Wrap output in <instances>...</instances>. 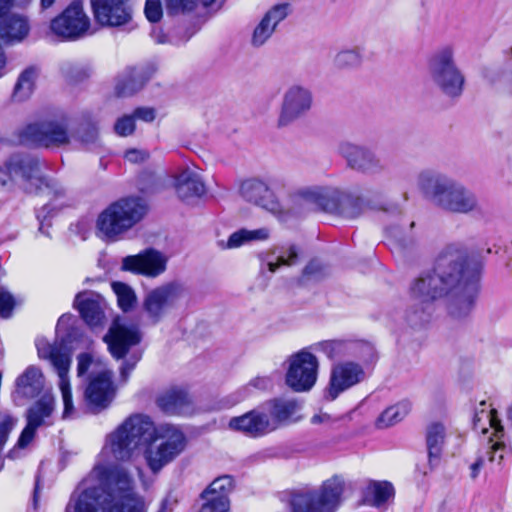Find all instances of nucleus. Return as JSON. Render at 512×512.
<instances>
[{
	"label": "nucleus",
	"instance_id": "29",
	"mask_svg": "<svg viewBox=\"0 0 512 512\" xmlns=\"http://www.w3.org/2000/svg\"><path fill=\"white\" fill-rule=\"evenodd\" d=\"M175 189L178 197L183 201L201 197L206 192L201 175L195 169L190 168H185L176 175Z\"/></svg>",
	"mask_w": 512,
	"mask_h": 512
},
{
	"label": "nucleus",
	"instance_id": "42",
	"mask_svg": "<svg viewBox=\"0 0 512 512\" xmlns=\"http://www.w3.org/2000/svg\"><path fill=\"white\" fill-rule=\"evenodd\" d=\"M112 289L117 296L119 307L124 312L131 310L135 306L136 294L129 285L122 282H113Z\"/></svg>",
	"mask_w": 512,
	"mask_h": 512
},
{
	"label": "nucleus",
	"instance_id": "54",
	"mask_svg": "<svg viewBox=\"0 0 512 512\" xmlns=\"http://www.w3.org/2000/svg\"><path fill=\"white\" fill-rule=\"evenodd\" d=\"M505 445L500 441H495L489 447L487 454L489 455V461L497 464H501L504 454H505Z\"/></svg>",
	"mask_w": 512,
	"mask_h": 512
},
{
	"label": "nucleus",
	"instance_id": "1",
	"mask_svg": "<svg viewBox=\"0 0 512 512\" xmlns=\"http://www.w3.org/2000/svg\"><path fill=\"white\" fill-rule=\"evenodd\" d=\"M150 443L144 451L148 468L159 473L177 458L186 447V437L173 425L156 427L144 414L127 417L114 431L106 436L100 457L105 460L128 461L143 443Z\"/></svg>",
	"mask_w": 512,
	"mask_h": 512
},
{
	"label": "nucleus",
	"instance_id": "16",
	"mask_svg": "<svg viewBox=\"0 0 512 512\" xmlns=\"http://www.w3.org/2000/svg\"><path fill=\"white\" fill-rule=\"evenodd\" d=\"M313 104L311 90L303 85L294 84L287 88L283 94L278 126L286 127L306 115Z\"/></svg>",
	"mask_w": 512,
	"mask_h": 512
},
{
	"label": "nucleus",
	"instance_id": "21",
	"mask_svg": "<svg viewBox=\"0 0 512 512\" xmlns=\"http://www.w3.org/2000/svg\"><path fill=\"white\" fill-rule=\"evenodd\" d=\"M182 292V287L175 283L162 285L150 291L143 302V309L150 322L157 324L180 298Z\"/></svg>",
	"mask_w": 512,
	"mask_h": 512
},
{
	"label": "nucleus",
	"instance_id": "9",
	"mask_svg": "<svg viewBox=\"0 0 512 512\" xmlns=\"http://www.w3.org/2000/svg\"><path fill=\"white\" fill-rule=\"evenodd\" d=\"M146 212L147 205L142 199H122L99 215L97 228L105 237L115 238L133 227Z\"/></svg>",
	"mask_w": 512,
	"mask_h": 512
},
{
	"label": "nucleus",
	"instance_id": "39",
	"mask_svg": "<svg viewBox=\"0 0 512 512\" xmlns=\"http://www.w3.org/2000/svg\"><path fill=\"white\" fill-rule=\"evenodd\" d=\"M410 412V404L401 402L394 406L388 407L378 417L376 426L380 429L391 427L402 421Z\"/></svg>",
	"mask_w": 512,
	"mask_h": 512
},
{
	"label": "nucleus",
	"instance_id": "35",
	"mask_svg": "<svg viewBox=\"0 0 512 512\" xmlns=\"http://www.w3.org/2000/svg\"><path fill=\"white\" fill-rule=\"evenodd\" d=\"M291 505L293 512H333L314 490L296 494Z\"/></svg>",
	"mask_w": 512,
	"mask_h": 512
},
{
	"label": "nucleus",
	"instance_id": "18",
	"mask_svg": "<svg viewBox=\"0 0 512 512\" xmlns=\"http://www.w3.org/2000/svg\"><path fill=\"white\" fill-rule=\"evenodd\" d=\"M277 182L276 178H268L267 180L260 178L246 179L241 183L239 192L247 202L273 214H278L282 212V205L271 188Z\"/></svg>",
	"mask_w": 512,
	"mask_h": 512
},
{
	"label": "nucleus",
	"instance_id": "59",
	"mask_svg": "<svg viewBox=\"0 0 512 512\" xmlns=\"http://www.w3.org/2000/svg\"><path fill=\"white\" fill-rule=\"evenodd\" d=\"M139 358H140L139 356L134 357V360L132 362L127 360L123 363L122 367L120 368V374L124 381L127 380L130 372L134 369L135 364L139 360Z\"/></svg>",
	"mask_w": 512,
	"mask_h": 512
},
{
	"label": "nucleus",
	"instance_id": "27",
	"mask_svg": "<svg viewBox=\"0 0 512 512\" xmlns=\"http://www.w3.org/2000/svg\"><path fill=\"white\" fill-rule=\"evenodd\" d=\"M29 19L18 13H10L0 18V42L7 46L22 43L30 34Z\"/></svg>",
	"mask_w": 512,
	"mask_h": 512
},
{
	"label": "nucleus",
	"instance_id": "58",
	"mask_svg": "<svg viewBox=\"0 0 512 512\" xmlns=\"http://www.w3.org/2000/svg\"><path fill=\"white\" fill-rule=\"evenodd\" d=\"M323 267L316 261H311L303 270L304 276H318L321 275Z\"/></svg>",
	"mask_w": 512,
	"mask_h": 512
},
{
	"label": "nucleus",
	"instance_id": "25",
	"mask_svg": "<svg viewBox=\"0 0 512 512\" xmlns=\"http://www.w3.org/2000/svg\"><path fill=\"white\" fill-rule=\"evenodd\" d=\"M229 428L253 438L262 437L273 432V424L269 415L259 410H252L241 416L230 419Z\"/></svg>",
	"mask_w": 512,
	"mask_h": 512
},
{
	"label": "nucleus",
	"instance_id": "17",
	"mask_svg": "<svg viewBox=\"0 0 512 512\" xmlns=\"http://www.w3.org/2000/svg\"><path fill=\"white\" fill-rule=\"evenodd\" d=\"M24 135L30 142L47 148L66 145L70 139L68 119L60 117L30 124L25 128Z\"/></svg>",
	"mask_w": 512,
	"mask_h": 512
},
{
	"label": "nucleus",
	"instance_id": "22",
	"mask_svg": "<svg viewBox=\"0 0 512 512\" xmlns=\"http://www.w3.org/2000/svg\"><path fill=\"white\" fill-rule=\"evenodd\" d=\"M167 258L159 251L147 249L122 259L121 269L147 277H157L166 270Z\"/></svg>",
	"mask_w": 512,
	"mask_h": 512
},
{
	"label": "nucleus",
	"instance_id": "49",
	"mask_svg": "<svg viewBox=\"0 0 512 512\" xmlns=\"http://www.w3.org/2000/svg\"><path fill=\"white\" fill-rule=\"evenodd\" d=\"M114 131L117 135L126 137L135 131V119L132 115H124L117 119L114 124Z\"/></svg>",
	"mask_w": 512,
	"mask_h": 512
},
{
	"label": "nucleus",
	"instance_id": "12",
	"mask_svg": "<svg viewBox=\"0 0 512 512\" xmlns=\"http://www.w3.org/2000/svg\"><path fill=\"white\" fill-rule=\"evenodd\" d=\"M337 152L345 160L346 165L358 173L380 175L387 171L381 157L368 146L345 140L338 143Z\"/></svg>",
	"mask_w": 512,
	"mask_h": 512
},
{
	"label": "nucleus",
	"instance_id": "11",
	"mask_svg": "<svg viewBox=\"0 0 512 512\" xmlns=\"http://www.w3.org/2000/svg\"><path fill=\"white\" fill-rule=\"evenodd\" d=\"M65 512H121L114 498L90 474L70 496Z\"/></svg>",
	"mask_w": 512,
	"mask_h": 512
},
{
	"label": "nucleus",
	"instance_id": "20",
	"mask_svg": "<svg viewBox=\"0 0 512 512\" xmlns=\"http://www.w3.org/2000/svg\"><path fill=\"white\" fill-rule=\"evenodd\" d=\"M364 378L363 368L355 362H340L330 371L324 398L334 401L340 394L358 384Z\"/></svg>",
	"mask_w": 512,
	"mask_h": 512
},
{
	"label": "nucleus",
	"instance_id": "57",
	"mask_svg": "<svg viewBox=\"0 0 512 512\" xmlns=\"http://www.w3.org/2000/svg\"><path fill=\"white\" fill-rule=\"evenodd\" d=\"M249 386L260 390H266L272 387V380L269 377L257 376L249 382Z\"/></svg>",
	"mask_w": 512,
	"mask_h": 512
},
{
	"label": "nucleus",
	"instance_id": "53",
	"mask_svg": "<svg viewBox=\"0 0 512 512\" xmlns=\"http://www.w3.org/2000/svg\"><path fill=\"white\" fill-rule=\"evenodd\" d=\"M144 13L150 22H158L163 15L160 0H146Z\"/></svg>",
	"mask_w": 512,
	"mask_h": 512
},
{
	"label": "nucleus",
	"instance_id": "31",
	"mask_svg": "<svg viewBox=\"0 0 512 512\" xmlns=\"http://www.w3.org/2000/svg\"><path fill=\"white\" fill-rule=\"evenodd\" d=\"M384 212L387 220L391 221L386 228L387 235L397 241L403 240L407 232L414 227V221L404 219V212L397 205L385 209Z\"/></svg>",
	"mask_w": 512,
	"mask_h": 512
},
{
	"label": "nucleus",
	"instance_id": "37",
	"mask_svg": "<svg viewBox=\"0 0 512 512\" xmlns=\"http://www.w3.org/2000/svg\"><path fill=\"white\" fill-rule=\"evenodd\" d=\"M269 237L270 229L267 227H261L253 230L240 229L229 236L224 248L235 249L247 243L266 241Z\"/></svg>",
	"mask_w": 512,
	"mask_h": 512
},
{
	"label": "nucleus",
	"instance_id": "8",
	"mask_svg": "<svg viewBox=\"0 0 512 512\" xmlns=\"http://www.w3.org/2000/svg\"><path fill=\"white\" fill-rule=\"evenodd\" d=\"M77 360L78 376L84 375L92 367L90 381L85 390L88 406L95 412L106 409L116 395V386L112 381V371L104 367L101 362L95 361L87 353L80 354Z\"/></svg>",
	"mask_w": 512,
	"mask_h": 512
},
{
	"label": "nucleus",
	"instance_id": "47",
	"mask_svg": "<svg viewBox=\"0 0 512 512\" xmlns=\"http://www.w3.org/2000/svg\"><path fill=\"white\" fill-rule=\"evenodd\" d=\"M77 138L85 145L94 143L98 138L96 124L92 122L81 123L77 130Z\"/></svg>",
	"mask_w": 512,
	"mask_h": 512
},
{
	"label": "nucleus",
	"instance_id": "34",
	"mask_svg": "<svg viewBox=\"0 0 512 512\" xmlns=\"http://www.w3.org/2000/svg\"><path fill=\"white\" fill-rule=\"evenodd\" d=\"M446 437V428L440 422L431 423L426 431V446L429 463L437 462L441 456Z\"/></svg>",
	"mask_w": 512,
	"mask_h": 512
},
{
	"label": "nucleus",
	"instance_id": "10",
	"mask_svg": "<svg viewBox=\"0 0 512 512\" xmlns=\"http://www.w3.org/2000/svg\"><path fill=\"white\" fill-rule=\"evenodd\" d=\"M6 168L11 175L20 176L24 181V188L29 193L56 197L63 193V189L53 180L42 175L38 159L31 156L12 155L6 162Z\"/></svg>",
	"mask_w": 512,
	"mask_h": 512
},
{
	"label": "nucleus",
	"instance_id": "30",
	"mask_svg": "<svg viewBox=\"0 0 512 512\" xmlns=\"http://www.w3.org/2000/svg\"><path fill=\"white\" fill-rule=\"evenodd\" d=\"M45 377L42 371L31 365L17 378L16 394L25 398H34L44 389Z\"/></svg>",
	"mask_w": 512,
	"mask_h": 512
},
{
	"label": "nucleus",
	"instance_id": "26",
	"mask_svg": "<svg viewBox=\"0 0 512 512\" xmlns=\"http://www.w3.org/2000/svg\"><path fill=\"white\" fill-rule=\"evenodd\" d=\"M74 306L89 326L97 327L104 324L106 303L99 294L94 292L78 293Z\"/></svg>",
	"mask_w": 512,
	"mask_h": 512
},
{
	"label": "nucleus",
	"instance_id": "5",
	"mask_svg": "<svg viewBox=\"0 0 512 512\" xmlns=\"http://www.w3.org/2000/svg\"><path fill=\"white\" fill-rule=\"evenodd\" d=\"M481 270V263L466 253L455 277V287L449 288L444 296L448 298L447 310L452 318L460 320L471 314L480 291Z\"/></svg>",
	"mask_w": 512,
	"mask_h": 512
},
{
	"label": "nucleus",
	"instance_id": "50",
	"mask_svg": "<svg viewBox=\"0 0 512 512\" xmlns=\"http://www.w3.org/2000/svg\"><path fill=\"white\" fill-rule=\"evenodd\" d=\"M297 258H298L297 248L295 246H290L288 249L287 256L280 255L277 258L276 262H268L267 263L268 270L271 273H274L282 265L291 266L296 262Z\"/></svg>",
	"mask_w": 512,
	"mask_h": 512
},
{
	"label": "nucleus",
	"instance_id": "41",
	"mask_svg": "<svg viewBox=\"0 0 512 512\" xmlns=\"http://www.w3.org/2000/svg\"><path fill=\"white\" fill-rule=\"evenodd\" d=\"M312 351H321L330 359L341 357L348 352V343L341 340H326L315 343L309 347Z\"/></svg>",
	"mask_w": 512,
	"mask_h": 512
},
{
	"label": "nucleus",
	"instance_id": "56",
	"mask_svg": "<svg viewBox=\"0 0 512 512\" xmlns=\"http://www.w3.org/2000/svg\"><path fill=\"white\" fill-rule=\"evenodd\" d=\"M133 116L134 119H139L144 122H152L156 117V113L153 108L140 107L134 110Z\"/></svg>",
	"mask_w": 512,
	"mask_h": 512
},
{
	"label": "nucleus",
	"instance_id": "45",
	"mask_svg": "<svg viewBox=\"0 0 512 512\" xmlns=\"http://www.w3.org/2000/svg\"><path fill=\"white\" fill-rule=\"evenodd\" d=\"M234 488V482L231 476L224 475L216 478L207 488L206 494L211 492L220 493L222 496L229 497Z\"/></svg>",
	"mask_w": 512,
	"mask_h": 512
},
{
	"label": "nucleus",
	"instance_id": "6",
	"mask_svg": "<svg viewBox=\"0 0 512 512\" xmlns=\"http://www.w3.org/2000/svg\"><path fill=\"white\" fill-rule=\"evenodd\" d=\"M90 479L105 487L121 512H146L143 499L134 492L133 477L124 466L107 468L99 463L90 472Z\"/></svg>",
	"mask_w": 512,
	"mask_h": 512
},
{
	"label": "nucleus",
	"instance_id": "32",
	"mask_svg": "<svg viewBox=\"0 0 512 512\" xmlns=\"http://www.w3.org/2000/svg\"><path fill=\"white\" fill-rule=\"evenodd\" d=\"M344 488V479L341 476L334 475L325 480L318 489L313 490L335 512L340 504Z\"/></svg>",
	"mask_w": 512,
	"mask_h": 512
},
{
	"label": "nucleus",
	"instance_id": "40",
	"mask_svg": "<svg viewBox=\"0 0 512 512\" xmlns=\"http://www.w3.org/2000/svg\"><path fill=\"white\" fill-rule=\"evenodd\" d=\"M368 497H371L374 506H380L388 501L394 494L393 486L386 481H373L367 486Z\"/></svg>",
	"mask_w": 512,
	"mask_h": 512
},
{
	"label": "nucleus",
	"instance_id": "7",
	"mask_svg": "<svg viewBox=\"0 0 512 512\" xmlns=\"http://www.w3.org/2000/svg\"><path fill=\"white\" fill-rule=\"evenodd\" d=\"M427 65L431 81L445 96L458 98L462 95L466 78L457 64L453 45L437 48L430 55Z\"/></svg>",
	"mask_w": 512,
	"mask_h": 512
},
{
	"label": "nucleus",
	"instance_id": "60",
	"mask_svg": "<svg viewBox=\"0 0 512 512\" xmlns=\"http://www.w3.org/2000/svg\"><path fill=\"white\" fill-rule=\"evenodd\" d=\"M483 466V460L481 458H479L477 461H475L471 466H470V476L471 478L475 479L478 474H479V471L480 469L482 468Z\"/></svg>",
	"mask_w": 512,
	"mask_h": 512
},
{
	"label": "nucleus",
	"instance_id": "43",
	"mask_svg": "<svg viewBox=\"0 0 512 512\" xmlns=\"http://www.w3.org/2000/svg\"><path fill=\"white\" fill-rule=\"evenodd\" d=\"M144 85V80L138 71L133 70L129 75L123 77L116 84L118 96H129L137 92Z\"/></svg>",
	"mask_w": 512,
	"mask_h": 512
},
{
	"label": "nucleus",
	"instance_id": "15",
	"mask_svg": "<svg viewBox=\"0 0 512 512\" xmlns=\"http://www.w3.org/2000/svg\"><path fill=\"white\" fill-rule=\"evenodd\" d=\"M50 32L61 40L74 41L86 36L90 19L80 3L73 2L50 22Z\"/></svg>",
	"mask_w": 512,
	"mask_h": 512
},
{
	"label": "nucleus",
	"instance_id": "19",
	"mask_svg": "<svg viewBox=\"0 0 512 512\" xmlns=\"http://www.w3.org/2000/svg\"><path fill=\"white\" fill-rule=\"evenodd\" d=\"M55 408L54 397L43 395L32 404L26 412V426L20 434L16 448H26L34 439L39 427L51 424V417Z\"/></svg>",
	"mask_w": 512,
	"mask_h": 512
},
{
	"label": "nucleus",
	"instance_id": "33",
	"mask_svg": "<svg viewBox=\"0 0 512 512\" xmlns=\"http://www.w3.org/2000/svg\"><path fill=\"white\" fill-rule=\"evenodd\" d=\"M158 406L168 414H182L190 405L188 394L181 389H171L157 399Z\"/></svg>",
	"mask_w": 512,
	"mask_h": 512
},
{
	"label": "nucleus",
	"instance_id": "64",
	"mask_svg": "<svg viewBox=\"0 0 512 512\" xmlns=\"http://www.w3.org/2000/svg\"><path fill=\"white\" fill-rule=\"evenodd\" d=\"M330 419V416L328 414H318V415H314L312 418H311V422L313 424H319V423H323V422H326Z\"/></svg>",
	"mask_w": 512,
	"mask_h": 512
},
{
	"label": "nucleus",
	"instance_id": "13",
	"mask_svg": "<svg viewBox=\"0 0 512 512\" xmlns=\"http://www.w3.org/2000/svg\"><path fill=\"white\" fill-rule=\"evenodd\" d=\"M318 368L316 356L308 349H302L289 358L287 385L295 392L309 391L317 381Z\"/></svg>",
	"mask_w": 512,
	"mask_h": 512
},
{
	"label": "nucleus",
	"instance_id": "55",
	"mask_svg": "<svg viewBox=\"0 0 512 512\" xmlns=\"http://www.w3.org/2000/svg\"><path fill=\"white\" fill-rule=\"evenodd\" d=\"M124 157L131 163H142L149 158V153L145 150L129 149L125 152Z\"/></svg>",
	"mask_w": 512,
	"mask_h": 512
},
{
	"label": "nucleus",
	"instance_id": "38",
	"mask_svg": "<svg viewBox=\"0 0 512 512\" xmlns=\"http://www.w3.org/2000/svg\"><path fill=\"white\" fill-rule=\"evenodd\" d=\"M38 77V70L35 67L26 68L18 77L15 84L12 98L14 101H24L28 99L35 88V82Z\"/></svg>",
	"mask_w": 512,
	"mask_h": 512
},
{
	"label": "nucleus",
	"instance_id": "24",
	"mask_svg": "<svg viewBox=\"0 0 512 512\" xmlns=\"http://www.w3.org/2000/svg\"><path fill=\"white\" fill-rule=\"evenodd\" d=\"M104 341L111 355L115 359H121L132 346L137 345L141 341V333L134 326L115 324L104 336Z\"/></svg>",
	"mask_w": 512,
	"mask_h": 512
},
{
	"label": "nucleus",
	"instance_id": "14",
	"mask_svg": "<svg viewBox=\"0 0 512 512\" xmlns=\"http://www.w3.org/2000/svg\"><path fill=\"white\" fill-rule=\"evenodd\" d=\"M36 345L39 357L49 360L58 374L59 388L61 390L64 404L63 417H69L74 410L70 382L68 378L71 358L58 346L52 345L45 340H38Z\"/></svg>",
	"mask_w": 512,
	"mask_h": 512
},
{
	"label": "nucleus",
	"instance_id": "62",
	"mask_svg": "<svg viewBox=\"0 0 512 512\" xmlns=\"http://www.w3.org/2000/svg\"><path fill=\"white\" fill-rule=\"evenodd\" d=\"M12 5V0H0V18L4 15L10 14L9 9Z\"/></svg>",
	"mask_w": 512,
	"mask_h": 512
},
{
	"label": "nucleus",
	"instance_id": "36",
	"mask_svg": "<svg viewBox=\"0 0 512 512\" xmlns=\"http://www.w3.org/2000/svg\"><path fill=\"white\" fill-rule=\"evenodd\" d=\"M363 59L364 49L360 46H354L339 50L332 59V65L337 70L351 71L359 68Z\"/></svg>",
	"mask_w": 512,
	"mask_h": 512
},
{
	"label": "nucleus",
	"instance_id": "51",
	"mask_svg": "<svg viewBox=\"0 0 512 512\" xmlns=\"http://www.w3.org/2000/svg\"><path fill=\"white\" fill-rule=\"evenodd\" d=\"M17 304L15 297L7 290H0V317L7 319L12 315V311Z\"/></svg>",
	"mask_w": 512,
	"mask_h": 512
},
{
	"label": "nucleus",
	"instance_id": "28",
	"mask_svg": "<svg viewBox=\"0 0 512 512\" xmlns=\"http://www.w3.org/2000/svg\"><path fill=\"white\" fill-rule=\"evenodd\" d=\"M269 422L273 424V431L283 425H288L300 420L299 411L301 404L295 399L277 398L268 403Z\"/></svg>",
	"mask_w": 512,
	"mask_h": 512
},
{
	"label": "nucleus",
	"instance_id": "61",
	"mask_svg": "<svg viewBox=\"0 0 512 512\" xmlns=\"http://www.w3.org/2000/svg\"><path fill=\"white\" fill-rule=\"evenodd\" d=\"M485 417L488 420L490 426L493 427L496 430V432H498L499 421L496 419L495 410H490L489 412H487Z\"/></svg>",
	"mask_w": 512,
	"mask_h": 512
},
{
	"label": "nucleus",
	"instance_id": "3",
	"mask_svg": "<svg viewBox=\"0 0 512 512\" xmlns=\"http://www.w3.org/2000/svg\"><path fill=\"white\" fill-rule=\"evenodd\" d=\"M417 183L425 198L441 211L469 215L481 209L478 197L471 189L444 173L423 170Z\"/></svg>",
	"mask_w": 512,
	"mask_h": 512
},
{
	"label": "nucleus",
	"instance_id": "44",
	"mask_svg": "<svg viewBox=\"0 0 512 512\" xmlns=\"http://www.w3.org/2000/svg\"><path fill=\"white\" fill-rule=\"evenodd\" d=\"M274 31V25H272L263 17L253 31L251 38L252 45L255 47L264 45L266 41L272 36Z\"/></svg>",
	"mask_w": 512,
	"mask_h": 512
},
{
	"label": "nucleus",
	"instance_id": "23",
	"mask_svg": "<svg viewBox=\"0 0 512 512\" xmlns=\"http://www.w3.org/2000/svg\"><path fill=\"white\" fill-rule=\"evenodd\" d=\"M128 0H91L94 17L98 23L107 26H120L131 19Z\"/></svg>",
	"mask_w": 512,
	"mask_h": 512
},
{
	"label": "nucleus",
	"instance_id": "2",
	"mask_svg": "<svg viewBox=\"0 0 512 512\" xmlns=\"http://www.w3.org/2000/svg\"><path fill=\"white\" fill-rule=\"evenodd\" d=\"M466 251L455 244L447 245L439 253L432 271L420 274L409 288L410 299L421 309L444 297L451 287H455V277Z\"/></svg>",
	"mask_w": 512,
	"mask_h": 512
},
{
	"label": "nucleus",
	"instance_id": "52",
	"mask_svg": "<svg viewBox=\"0 0 512 512\" xmlns=\"http://www.w3.org/2000/svg\"><path fill=\"white\" fill-rule=\"evenodd\" d=\"M17 420L10 415H0V450L4 447L8 440V437L14 427L16 426Z\"/></svg>",
	"mask_w": 512,
	"mask_h": 512
},
{
	"label": "nucleus",
	"instance_id": "63",
	"mask_svg": "<svg viewBox=\"0 0 512 512\" xmlns=\"http://www.w3.org/2000/svg\"><path fill=\"white\" fill-rule=\"evenodd\" d=\"M7 57L2 47L0 46V78L6 74Z\"/></svg>",
	"mask_w": 512,
	"mask_h": 512
},
{
	"label": "nucleus",
	"instance_id": "4",
	"mask_svg": "<svg viewBox=\"0 0 512 512\" xmlns=\"http://www.w3.org/2000/svg\"><path fill=\"white\" fill-rule=\"evenodd\" d=\"M296 195L319 210L344 219H355L365 209V203L361 197L337 186H308L299 189Z\"/></svg>",
	"mask_w": 512,
	"mask_h": 512
},
{
	"label": "nucleus",
	"instance_id": "46",
	"mask_svg": "<svg viewBox=\"0 0 512 512\" xmlns=\"http://www.w3.org/2000/svg\"><path fill=\"white\" fill-rule=\"evenodd\" d=\"M290 13V5L288 3L277 4L266 12L263 16L276 29L277 25L283 21Z\"/></svg>",
	"mask_w": 512,
	"mask_h": 512
},
{
	"label": "nucleus",
	"instance_id": "48",
	"mask_svg": "<svg viewBox=\"0 0 512 512\" xmlns=\"http://www.w3.org/2000/svg\"><path fill=\"white\" fill-rule=\"evenodd\" d=\"M202 500L203 504L199 512H228L230 509L229 498H209Z\"/></svg>",
	"mask_w": 512,
	"mask_h": 512
}]
</instances>
